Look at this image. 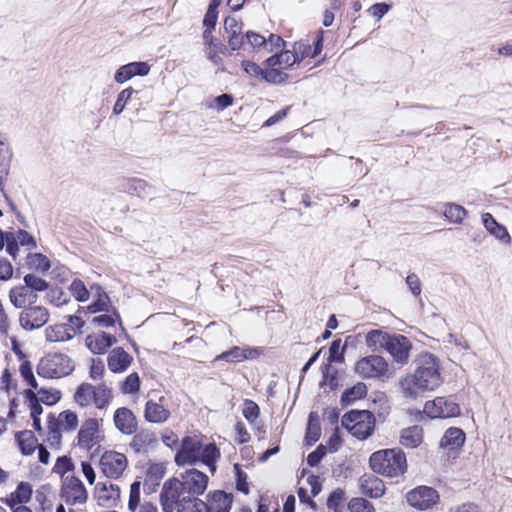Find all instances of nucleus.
<instances>
[{"mask_svg": "<svg viewBox=\"0 0 512 512\" xmlns=\"http://www.w3.org/2000/svg\"><path fill=\"white\" fill-rule=\"evenodd\" d=\"M443 382L438 359L431 353H422L416 361L413 374H408L400 381L403 395L416 399L427 391L437 389Z\"/></svg>", "mask_w": 512, "mask_h": 512, "instance_id": "nucleus-1", "label": "nucleus"}, {"mask_svg": "<svg viewBox=\"0 0 512 512\" xmlns=\"http://www.w3.org/2000/svg\"><path fill=\"white\" fill-rule=\"evenodd\" d=\"M369 464L375 473L386 477H397L407 470L406 456L397 448L374 452L370 456Z\"/></svg>", "mask_w": 512, "mask_h": 512, "instance_id": "nucleus-2", "label": "nucleus"}, {"mask_svg": "<svg viewBox=\"0 0 512 512\" xmlns=\"http://www.w3.org/2000/svg\"><path fill=\"white\" fill-rule=\"evenodd\" d=\"M74 368V362L68 355L49 353L39 361L37 373L47 379H58L71 374Z\"/></svg>", "mask_w": 512, "mask_h": 512, "instance_id": "nucleus-3", "label": "nucleus"}, {"mask_svg": "<svg viewBox=\"0 0 512 512\" xmlns=\"http://www.w3.org/2000/svg\"><path fill=\"white\" fill-rule=\"evenodd\" d=\"M342 425L356 438H368L375 427L374 415L368 410H352L342 417Z\"/></svg>", "mask_w": 512, "mask_h": 512, "instance_id": "nucleus-4", "label": "nucleus"}, {"mask_svg": "<svg viewBox=\"0 0 512 512\" xmlns=\"http://www.w3.org/2000/svg\"><path fill=\"white\" fill-rule=\"evenodd\" d=\"M354 370L364 379H380L389 377L390 365L384 357L374 354L359 359Z\"/></svg>", "mask_w": 512, "mask_h": 512, "instance_id": "nucleus-5", "label": "nucleus"}, {"mask_svg": "<svg viewBox=\"0 0 512 512\" xmlns=\"http://www.w3.org/2000/svg\"><path fill=\"white\" fill-rule=\"evenodd\" d=\"M190 495L182 488L178 478H171L164 482L159 494V501L164 512H173Z\"/></svg>", "mask_w": 512, "mask_h": 512, "instance_id": "nucleus-6", "label": "nucleus"}, {"mask_svg": "<svg viewBox=\"0 0 512 512\" xmlns=\"http://www.w3.org/2000/svg\"><path fill=\"white\" fill-rule=\"evenodd\" d=\"M100 471L109 479H119L128 467L125 454L109 450L105 451L99 460Z\"/></svg>", "mask_w": 512, "mask_h": 512, "instance_id": "nucleus-7", "label": "nucleus"}, {"mask_svg": "<svg viewBox=\"0 0 512 512\" xmlns=\"http://www.w3.org/2000/svg\"><path fill=\"white\" fill-rule=\"evenodd\" d=\"M145 421L152 424L162 425L171 418V411L164 396L149 398L144 406L143 413Z\"/></svg>", "mask_w": 512, "mask_h": 512, "instance_id": "nucleus-8", "label": "nucleus"}, {"mask_svg": "<svg viewBox=\"0 0 512 512\" xmlns=\"http://www.w3.org/2000/svg\"><path fill=\"white\" fill-rule=\"evenodd\" d=\"M408 504L417 510H427L439 501L438 492L428 486H419L406 494Z\"/></svg>", "mask_w": 512, "mask_h": 512, "instance_id": "nucleus-9", "label": "nucleus"}, {"mask_svg": "<svg viewBox=\"0 0 512 512\" xmlns=\"http://www.w3.org/2000/svg\"><path fill=\"white\" fill-rule=\"evenodd\" d=\"M49 311L41 305H32L21 310L19 314V324L27 331L39 329L49 320Z\"/></svg>", "mask_w": 512, "mask_h": 512, "instance_id": "nucleus-10", "label": "nucleus"}, {"mask_svg": "<svg viewBox=\"0 0 512 512\" xmlns=\"http://www.w3.org/2000/svg\"><path fill=\"white\" fill-rule=\"evenodd\" d=\"M103 436L99 430V420L96 418H89L85 420L77 435V445L83 450H91L96 445H99Z\"/></svg>", "mask_w": 512, "mask_h": 512, "instance_id": "nucleus-11", "label": "nucleus"}, {"mask_svg": "<svg viewBox=\"0 0 512 512\" xmlns=\"http://www.w3.org/2000/svg\"><path fill=\"white\" fill-rule=\"evenodd\" d=\"M412 342L402 334H391L385 351L392 357L393 361L400 365H406L410 359Z\"/></svg>", "mask_w": 512, "mask_h": 512, "instance_id": "nucleus-12", "label": "nucleus"}, {"mask_svg": "<svg viewBox=\"0 0 512 512\" xmlns=\"http://www.w3.org/2000/svg\"><path fill=\"white\" fill-rule=\"evenodd\" d=\"M61 495L68 505L84 504L88 493L82 481L74 476L66 477L63 481Z\"/></svg>", "mask_w": 512, "mask_h": 512, "instance_id": "nucleus-13", "label": "nucleus"}, {"mask_svg": "<svg viewBox=\"0 0 512 512\" xmlns=\"http://www.w3.org/2000/svg\"><path fill=\"white\" fill-rule=\"evenodd\" d=\"M424 412L430 418H449L458 416L460 414V407L457 403L445 397H437L425 403Z\"/></svg>", "mask_w": 512, "mask_h": 512, "instance_id": "nucleus-14", "label": "nucleus"}, {"mask_svg": "<svg viewBox=\"0 0 512 512\" xmlns=\"http://www.w3.org/2000/svg\"><path fill=\"white\" fill-rule=\"evenodd\" d=\"M201 442L191 436L182 439L181 447L175 455V463L178 466L192 465L200 460Z\"/></svg>", "mask_w": 512, "mask_h": 512, "instance_id": "nucleus-15", "label": "nucleus"}, {"mask_svg": "<svg viewBox=\"0 0 512 512\" xmlns=\"http://www.w3.org/2000/svg\"><path fill=\"white\" fill-rule=\"evenodd\" d=\"M178 481L190 496H197L203 494L206 490L208 476L197 469H190L181 474Z\"/></svg>", "mask_w": 512, "mask_h": 512, "instance_id": "nucleus-16", "label": "nucleus"}, {"mask_svg": "<svg viewBox=\"0 0 512 512\" xmlns=\"http://www.w3.org/2000/svg\"><path fill=\"white\" fill-rule=\"evenodd\" d=\"M94 497L103 507H113L120 498V488L111 481L98 482L94 489Z\"/></svg>", "mask_w": 512, "mask_h": 512, "instance_id": "nucleus-17", "label": "nucleus"}, {"mask_svg": "<svg viewBox=\"0 0 512 512\" xmlns=\"http://www.w3.org/2000/svg\"><path fill=\"white\" fill-rule=\"evenodd\" d=\"M233 503V495L221 490L208 493L204 504L206 512H230Z\"/></svg>", "mask_w": 512, "mask_h": 512, "instance_id": "nucleus-18", "label": "nucleus"}, {"mask_svg": "<svg viewBox=\"0 0 512 512\" xmlns=\"http://www.w3.org/2000/svg\"><path fill=\"white\" fill-rule=\"evenodd\" d=\"M9 299L13 306L23 310L36 304L38 296L36 293H33L31 288L24 285H18L10 290Z\"/></svg>", "mask_w": 512, "mask_h": 512, "instance_id": "nucleus-19", "label": "nucleus"}, {"mask_svg": "<svg viewBox=\"0 0 512 512\" xmlns=\"http://www.w3.org/2000/svg\"><path fill=\"white\" fill-rule=\"evenodd\" d=\"M113 420L116 428L123 434L131 435L137 430L136 416L126 407L118 408L114 413Z\"/></svg>", "mask_w": 512, "mask_h": 512, "instance_id": "nucleus-20", "label": "nucleus"}, {"mask_svg": "<svg viewBox=\"0 0 512 512\" xmlns=\"http://www.w3.org/2000/svg\"><path fill=\"white\" fill-rule=\"evenodd\" d=\"M149 71L150 66L146 62H131L117 69L114 74V80L117 83L123 84L134 76H145Z\"/></svg>", "mask_w": 512, "mask_h": 512, "instance_id": "nucleus-21", "label": "nucleus"}, {"mask_svg": "<svg viewBox=\"0 0 512 512\" xmlns=\"http://www.w3.org/2000/svg\"><path fill=\"white\" fill-rule=\"evenodd\" d=\"M116 343V338L104 332L90 334L85 339L86 347L93 354H104Z\"/></svg>", "mask_w": 512, "mask_h": 512, "instance_id": "nucleus-22", "label": "nucleus"}, {"mask_svg": "<svg viewBox=\"0 0 512 512\" xmlns=\"http://www.w3.org/2000/svg\"><path fill=\"white\" fill-rule=\"evenodd\" d=\"M260 355L258 348L232 347L215 358V361L224 360L230 363H239L247 359H255Z\"/></svg>", "mask_w": 512, "mask_h": 512, "instance_id": "nucleus-23", "label": "nucleus"}, {"mask_svg": "<svg viewBox=\"0 0 512 512\" xmlns=\"http://www.w3.org/2000/svg\"><path fill=\"white\" fill-rule=\"evenodd\" d=\"M158 444V438L155 432L150 430H141L134 435L130 442V447L137 453H145L153 449Z\"/></svg>", "mask_w": 512, "mask_h": 512, "instance_id": "nucleus-24", "label": "nucleus"}, {"mask_svg": "<svg viewBox=\"0 0 512 512\" xmlns=\"http://www.w3.org/2000/svg\"><path fill=\"white\" fill-rule=\"evenodd\" d=\"M76 334V329L69 324H54L45 329V338L48 342H66Z\"/></svg>", "mask_w": 512, "mask_h": 512, "instance_id": "nucleus-25", "label": "nucleus"}, {"mask_svg": "<svg viewBox=\"0 0 512 512\" xmlns=\"http://www.w3.org/2000/svg\"><path fill=\"white\" fill-rule=\"evenodd\" d=\"M359 482L362 494L370 498L377 499L385 493L384 482L375 475H364Z\"/></svg>", "mask_w": 512, "mask_h": 512, "instance_id": "nucleus-26", "label": "nucleus"}, {"mask_svg": "<svg viewBox=\"0 0 512 512\" xmlns=\"http://www.w3.org/2000/svg\"><path fill=\"white\" fill-rule=\"evenodd\" d=\"M108 368L114 373L125 371L132 362V356L123 348H115L111 351L107 359Z\"/></svg>", "mask_w": 512, "mask_h": 512, "instance_id": "nucleus-27", "label": "nucleus"}, {"mask_svg": "<svg viewBox=\"0 0 512 512\" xmlns=\"http://www.w3.org/2000/svg\"><path fill=\"white\" fill-rule=\"evenodd\" d=\"M482 222L486 230L493 235L495 238L505 244H510L511 237L503 225H500L490 213H484L482 215Z\"/></svg>", "mask_w": 512, "mask_h": 512, "instance_id": "nucleus-28", "label": "nucleus"}, {"mask_svg": "<svg viewBox=\"0 0 512 512\" xmlns=\"http://www.w3.org/2000/svg\"><path fill=\"white\" fill-rule=\"evenodd\" d=\"M296 63H299L298 57L294 54L293 51L289 50L283 51L279 54H275L265 61L266 66H278L283 71L292 67Z\"/></svg>", "mask_w": 512, "mask_h": 512, "instance_id": "nucleus-29", "label": "nucleus"}, {"mask_svg": "<svg viewBox=\"0 0 512 512\" xmlns=\"http://www.w3.org/2000/svg\"><path fill=\"white\" fill-rule=\"evenodd\" d=\"M465 442V433L456 427H451L446 430L441 441L440 446L451 450L461 447Z\"/></svg>", "mask_w": 512, "mask_h": 512, "instance_id": "nucleus-30", "label": "nucleus"}, {"mask_svg": "<svg viewBox=\"0 0 512 512\" xmlns=\"http://www.w3.org/2000/svg\"><path fill=\"white\" fill-rule=\"evenodd\" d=\"M391 334L383 330H371L365 336L366 346L373 351L385 350Z\"/></svg>", "mask_w": 512, "mask_h": 512, "instance_id": "nucleus-31", "label": "nucleus"}, {"mask_svg": "<svg viewBox=\"0 0 512 512\" xmlns=\"http://www.w3.org/2000/svg\"><path fill=\"white\" fill-rule=\"evenodd\" d=\"M423 440V430L420 426L408 427L401 432L400 443L407 448L418 447Z\"/></svg>", "mask_w": 512, "mask_h": 512, "instance_id": "nucleus-32", "label": "nucleus"}, {"mask_svg": "<svg viewBox=\"0 0 512 512\" xmlns=\"http://www.w3.org/2000/svg\"><path fill=\"white\" fill-rule=\"evenodd\" d=\"M219 458H220V451L216 447L215 444H213V443H209V444H205V445L201 444L200 460L199 461L206 464L212 473H214L216 470L215 463Z\"/></svg>", "mask_w": 512, "mask_h": 512, "instance_id": "nucleus-33", "label": "nucleus"}, {"mask_svg": "<svg viewBox=\"0 0 512 512\" xmlns=\"http://www.w3.org/2000/svg\"><path fill=\"white\" fill-rule=\"evenodd\" d=\"M94 397V385L90 383H82L79 385L74 394L75 402L82 407L94 404Z\"/></svg>", "mask_w": 512, "mask_h": 512, "instance_id": "nucleus-34", "label": "nucleus"}, {"mask_svg": "<svg viewBox=\"0 0 512 512\" xmlns=\"http://www.w3.org/2000/svg\"><path fill=\"white\" fill-rule=\"evenodd\" d=\"M18 446L24 455L32 454L38 447L37 439L31 431L24 430L16 434Z\"/></svg>", "mask_w": 512, "mask_h": 512, "instance_id": "nucleus-35", "label": "nucleus"}, {"mask_svg": "<svg viewBox=\"0 0 512 512\" xmlns=\"http://www.w3.org/2000/svg\"><path fill=\"white\" fill-rule=\"evenodd\" d=\"M32 494L31 486L28 483L21 482L16 491L11 493L6 499L7 504L13 508L17 504H23L30 500Z\"/></svg>", "mask_w": 512, "mask_h": 512, "instance_id": "nucleus-36", "label": "nucleus"}, {"mask_svg": "<svg viewBox=\"0 0 512 512\" xmlns=\"http://www.w3.org/2000/svg\"><path fill=\"white\" fill-rule=\"evenodd\" d=\"M95 397L94 405L98 409H105L113 398L112 389L105 383H100L94 386Z\"/></svg>", "mask_w": 512, "mask_h": 512, "instance_id": "nucleus-37", "label": "nucleus"}, {"mask_svg": "<svg viewBox=\"0 0 512 512\" xmlns=\"http://www.w3.org/2000/svg\"><path fill=\"white\" fill-rule=\"evenodd\" d=\"M367 393V387L364 383L358 382L351 388L346 389L341 395V403L349 405L354 401L363 398Z\"/></svg>", "mask_w": 512, "mask_h": 512, "instance_id": "nucleus-38", "label": "nucleus"}, {"mask_svg": "<svg viewBox=\"0 0 512 512\" xmlns=\"http://www.w3.org/2000/svg\"><path fill=\"white\" fill-rule=\"evenodd\" d=\"M321 435V427L318 418L312 412L309 415L305 439L308 444H314Z\"/></svg>", "mask_w": 512, "mask_h": 512, "instance_id": "nucleus-39", "label": "nucleus"}, {"mask_svg": "<svg viewBox=\"0 0 512 512\" xmlns=\"http://www.w3.org/2000/svg\"><path fill=\"white\" fill-rule=\"evenodd\" d=\"M57 426L62 427L67 431H73L78 426V417L72 411H63L59 414L58 419L55 421Z\"/></svg>", "mask_w": 512, "mask_h": 512, "instance_id": "nucleus-40", "label": "nucleus"}, {"mask_svg": "<svg viewBox=\"0 0 512 512\" xmlns=\"http://www.w3.org/2000/svg\"><path fill=\"white\" fill-rule=\"evenodd\" d=\"M177 512H206L204 501L196 496L188 497L176 510Z\"/></svg>", "mask_w": 512, "mask_h": 512, "instance_id": "nucleus-41", "label": "nucleus"}, {"mask_svg": "<svg viewBox=\"0 0 512 512\" xmlns=\"http://www.w3.org/2000/svg\"><path fill=\"white\" fill-rule=\"evenodd\" d=\"M288 75L281 70L278 66L268 67L263 70L262 79L269 83L280 84L286 81Z\"/></svg>", "mask_w": 512, "mask_h": 512, "instance_id": "nucleus-42", "label": "nucleus"}, {"mask_svg": "<svg viewBox=\"0 0 512 512\" xmlns=\"http://www.w3.org/2000/svg\"><path fill=\"white\" fill-rule=\"evenodd\" d=\"M61 439L62 435L60 429L55 421L51 419L48 424V433L46 439L48 446L53 449H59L61 445Z\"/></svg>", "mask_w": 512, "mask_h": 512, "instance_id": "nucleus-43", "label": "nucleus"}, {"mask_svg": "<svg viewBox=\"0 0 512 512\" xmlns=\"http://www.w3.org/2000/svg\"><path fill=\"white\" fill-rule=\"evenodd\" d=\"M466 214V210L460 205L447 204L445 206L444 216L454 223H461L465 218Z\"/></svg>", "mask_w": 512, "mask_h": 512, "instance_id": "nucleus-44", "label": "nucleus"}, {"mask_svg": "<svg viewBox=\"0 0 512 512\" xmlns=\"http://www.w3.org/2000/svg\"><path fill=\"white\" fill-rule=\"evenodd\" d=\"M28 265L41 272H46L50 269L49 259L40 253L31 254L28 256Z\"/></svg>", "mask_w": 512, "mask_h": 512, "instance_id": "nucleus-45", "label": "nucleus"}, {"mask_svg": "<svg viewBox=\"0 0 512 512\" xmlns=\"http://www.w3.org/2000/svg\"><path fill=\"white\" fill-rule=\"evenodd\" d=\"M24 286L31 288L33 293L42 292L48 289V282L34 274H27L24 277Z\"/></svg>", "mask_w": 512, "mask_h": 512, "instance_id": "nucleus-46", "label": "nucleus"}, {"mask_svg": "<svg viewBox=\"0 0 512 512\" xmlns=\"http://www.w3.org/2000/svg\"><path fill=\"white\" fill-rule=\"evenodd\" d=\"M348 509L350 512H376L373 504L361 497L352 498L348 503Z\"/></svg>", "mask_w": 512, "mask_h": 512, "instance_id": "nucleus-47", "label": "nucleus"}, {"mask_svg": "<svg viewBox=\"0 0 512 512\" xmlns=\"http://www.w3.org/2000/svg\"><path fill=\"white\" fill-rule=\"evenodd\" d=\"M140 379L136 372L129 374L121 385V391L124 394H133L139 391Z\"/></svg>", "mask_w": 512, "mask_h": 512, "instance_id": "nucleus-48", "label": "nucleus"}, {"mask_svg": "<svg viewBox=\"0 0 512 512\" xmlns=\"http://www.w3.org/2000/svg\"><path fill=\"white\" fill-rule=\"evenodd\" d=\"M134 93V89L132 87H128L122 90L116 99V102L113 107V113L119 115L125 109L126 104L130 100L132 94Z\"/></svg>", "mask_w": 512, "mask_h": 512, "instance_id": "nucleus-49", "label": "nucleus"}, {"mask_svg": "<svg viewBox=\"0 0 512 512\" xmlns=\"http://www.w3.org/2000/svg\"><path fill=\"white\" fill-rule=\"evenodd\" d=\"M70 291L79 302H85L89 299V292L81 280H74L70 285Z\"/></svg>", "mask_w": 512, "mask_h": 512, "instance_id": "nucleus-50", "label": "nucleus"}, {"mask_svg": "<svg viewBox=\"0 0 512 512\" xmlns=\"http://www.w3.org/2000/svg\"><path fill=\"white\" fill-rule=\"evenodd\" d=\"M19 372L31 388L38 389V382L33 374L32 365L30 362L23 361L19 367Z\"/></svg>", "mask_w": 512, "mask_h": 512, "instance_id": "nucleus-51", "label": "nucleus"}, {"mask_svg": "<svg viewBox=\"0 0 512 512\" xmlns=\"http://www.w3.org/2000/svg\"><path fill=\"white\" fill-rule=\"evenodd\" d=\"M35 390L37 391V399L44 404L53 405L60 399L58 391L51 392L39 386L38 389Z\"/></svg>", "mask_w": 512, "mask_h": 512, "instance_id": "nucleus-52", "label": "nucleus"}, {"mask_svg": "<svg viewBox=\"0 0 512 512\" xmlns=\"http://www.w3.org/2000/svg\"><path fill=\"white\" fill-rule=\"evenodd\" d=\"M47 299L51 304L57 307L65 305L68 302L67 294L60 288L50 289L47 293Z\"/></svg>", "mask_w": 512, "mask_h": 512, "instance_id": "nucleus-53", "label": "nucleus"}, {"mask_svg": "<svg viewBox=\"0 0 512 512\" xmlns=\"http://www.w3.org/2000/svg\"><path fill=\"white\" fill-rule=\"evenodd\" d=\"M344 350L345 346L341 344V340H335L332 342L329 348V358L330 362H343L344 361Z\"/></svg>", "mask_w": 512, "mask_h": 512, "instance_id": "nucleus-54", "label": "nucleus"}, {"mask_svg": "<svg viewBox=\"0 0 512 512\" xmlns=\"http://www.w3.org/2000/svg\"><path fill=\"white\" fill-rule=\"evenodd\" d=\"M140 504V482H133L130 486L128 509L135 512Z\"/></svg>", "mask_w": 512, "mask_h": 512, "instance_id": "nucleus-55", "label": "nucleus"}, {"mask_svg": "<svg viewBox=\"0 0 512 512\" xmlns=\"http://www.w3.org/2000/svg\"><path fill=\"white\" fill-rule=\"evenodd\" d=\"M259 413V406L254 401L248 399L245 400L243 415L247 421L253 423L259 417Z\"/></svg>", "mask_w": 512, "mask_h": 512, "instance_id": "nucleus-56", "label": "nucleus"}, {"mask_svg": "<svg viewBox=\"0 0 512 512\" xmlns=\"http://www.w3.org/2000/svg\"><path fill=\"white\" fill-rule=\"evenodd\" d=\"M25 395L30 402L31 417H39L42 414L43 409L39 399H37L36 393L33 390L29 389L25 391Z\"/></svg>", "mask_w": 512, "mask_h": 512, "instance_id": "nucleus-57", "label": "nucleus"}, {"mask_svg": "<svg viewBox=\"0 0 512 512\" xmlns=\"http://www.w3.org/2000/svg\"><path fill=\"white\" fill-rule=\"evenodd\" d=\"M312 47L308 42L299 41L293 46V52L298 57L300 63L304 58L311 57Z\"/></svg>", "mask_w": 512, "mask_h": 512, "instance_id": "nucleus-58", "label": "nucleus"}, {"mask_svg": "<svg viewBox=\"0 0 512 512\" xmlns=\"http://www.w3.org/2000/svg\"><path fill=\"white\" fill-rule=\"evenodd\" d=\"M105 373V366L102 360L100 359H92L89 375L90 378L94 381L102 379Z\"/></svg>", "mask_w": 512, "mask_h": 512, "instance_id": "nucleus-59", "label": "nucleus"}, {"mask_svg": "<svg viewBox=\"0 0 512 512\" xmlns=\"http://www.w3.org/2000/svg\"><path fill=\"white\" fill-rule=\"evenodd\" d=\"M12 239L22 246H28L30 248L36 247L34 238L24 230H19L16 233H13Z\"/></svg>", "mask_w": 512, "mask_h": 512, "instance_id": "nucleus-60", "label": "nucleus"}, {"mask_svg": "<svg viewBox=\"0 0 512 512\" xmlns=\"http://www.w3.org/2000/svg\"><path fill=\"white\" fill-rule=\"evenodd\" d=\"M116 320L120 321V316L116 311H114V316L108 314L95 316L92 319V322L101 327H110L114 325Z\"/></svg>", "mask_w": 512, "mask_h": 512, "instance_id": "nucleus-61", "label": "nucleus"}, {"mask_svg": "<svg viewBox=\"0 0 512 512\" xmlns=\"http://www.w3.org/2000/svg\"><path fill=\"white\" fill-rule=\"evenodd\" d=\"M246 43L252 48L257 49L266 46V38L256 32L248 31L245 34Z\"/></svg>", "mask_w": 512, "mask_h": 512, "instance_id": "nucleus-62", "label": "nucleus"}, {"mask_svg": "<svg viewBox=\"0 0 512 512\" xmlns=\"http://www.w3.org/2000/svg\"><path fill=\"white\" fill-rule=\"evenodd\" d=\"M243 70L250 76L254 78H262L263 76V68L251 61H243L242 62Z\"/></svg>", "mask_w": 512, "mask_h": 512, "instance_id": "nucleus-63", "label": "nucleus"}, {"mask_svg": "<svg viewBox=\"0 0 512 512\" xmlns=\"http://www.w3.org/2000/svg\"><path fill=\"white\" fill-rule=\"evenodd\" d=\"M73 468L71 460L67 457H59L54 466V472L60 475L65 474Z\"/></svg>", "mask_w": 512, "mask_h": 512, "instance_id": "nucleus-64", "label": "nucleus"}]
</instances>
